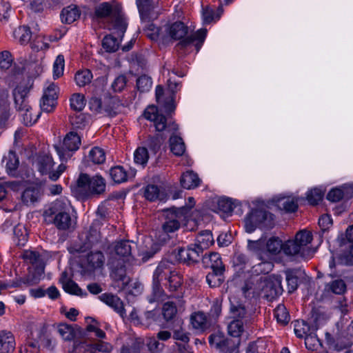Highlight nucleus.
<instances>
[{
    "label": "nucleus",
    "instance_id": "nucleus-1",
    "mask_svg": "<svg viewBox=\"0 0 353 353\" xmlns=\"http://www.w3.org/2000/svg\"><path fill=\"white\" fill-rule=\"evenodd\" d=\"M169 36L174 40H180L176 45V49L181 54H185L187 50L195 46L198 52L206 36L207 30L201 28L194 34L188 35V28L183 22L176 21L166 28Z\"/></svg>",
    "mask_w": 353,
    "mask_h": 353
},
{
    "label": "nucleus",
    "instance_id": "nucleus-2",
    "mask_svg": "<svg viewBox=\"0 0 353 353\" xmlns=\"http://www.w3.org/2000/svg\"><path fill=\"white\" fill-rule=\"evenodd\" d=\"M44 222L52 224L61 231H72L75 228L76 221L70 213L67 201L57 199L45 209L43 213Z\"/></svg>",
    "mask_w": 353,
    "mask_h": 353
},
{
    "label": "nucleus",
    "instance_id": "nucleus-3",
    "mask_svg": "<svg viewBox=\"0 0 353 353\" xmlns=\"http://www.w3.org/2000/svg\"><path fill=\"white\" fill-rule=\"evenodd\" d=\"M214 241L212 234L210 230L200 232L195 243L188 248H179L175 250L176 257L180 262L188 265H193L199 263L205 250L213 245Z\"/></svg>",
    "mask_w": 353,
    "mask_h": 353
},
{
    "label": "nucleus",
    "instance_id": "nucleus-4",
    "mask_svg": "<svg viewBox=\"0 0 353 353\" xmlns=\"http://www.w3.org/2000/svg\"><path fill=\"white\" fill-rule=\"evenodd\" d=\"M174 270L168 261H161L159 263L152 275V292L148 298L150 303L164 301L166 299L168 296L163 289V283L168 281Z\"/></svg>",
    "mask_w": 353,
    "mask_h": 353
},
{
    "label": "nucleus",
    "instance_id": "nucleus-5",
    "mask_svg": "<svg viewBox=\"0 0 353 353\" xmlns=\"http://www.w3.org/2000/svg\"><path fill=\"white\" fill-rule=\"evenodd\" d=\"M105 187V180L101 176L91 177L88 174L81 173L76 181L74 192L81 197L88 198L104 193Z\"/></svg>",
    "mask_w": 353,
    "mask_h": 353
},
{
    "label": "nucleus",
    "instance_id": "nucleus-6",
    "mask_svg": "<svg viewBox=\"0 0 353 353\" xmlns=\"http://www.w3.org/2000/svg\"><path fill=\"white\" fill-rule=\"evenodd\" d=\"M94 15L99 19L110 17L111 29L114 33L117 34L118 37L123 36L128 24L118 8H113L108 2H103L95 7Z\"/></svg>",
    "mask_w": 353,
    "mask_h": 353
},
{
    "label": "nucleus",
    "instance_id": "nucleus-7",
    "mask_svg": "<svg viewBox=\"0 0 353 353\" xmlns=\"http://www.w3.org/2000/svg\"><path fill=\"white\" fill-rule=\"evenodd\" d=\"M274 225L273 214L263 209H254L245 219L246 231L252 232L256 226L270 228Z\"/></svg>",
    "mask_w": 353,
    "mask_h": 353
},
{
    "label": "nucleus",
    "instance_id": "nucleus-8",
    "mask_svg": "<svg viewBox=\"0 0 353 353\" xmlns=\"http://www.w3.org/2000/svg\"><path fill=\"white\" fill-rule=\"evenodd\" d=\"M165 220L162 224V230L166 233H172L179 230L181 222L188 217V209L185 207L170 208L165 211Z\"/></svg>",
    "mask_w": 353,
    "mask_h": 353
},
{
    "label": "nucleus",
    "instance_id": "nucleus-9",
    "mask_svg": "<svg viewBox=\"0 0 353 353\" xmlns=\"http://www.w3.org/2000/svg\"><path fill=\"white\" fill-rule=\"evenodd\" d=\"M36 162L38 170L41 174H48L49 179L53 181H57L66 169L65 165L61 163L55 171L52 170L54 165L53 159L52 157L45 153L40 154Z\"/></svg>",
    "mask_w": 353,
    "mask_h": 353
},
{
    "label": "nucleus",
    "instance_id": "nucleus-10",
    "mask_svg": "<svg viewBox=\"0 0 353 353\" xmlns=\"http://www.w3.org/2000/svg\"><path fill=\"white\" fill-rule=\"evenodd\" d=\"M81 145V139L77 132L68 133L61 147L55 145V150L61 161H67L72 157V152L77 150Z\"/></svg>",
    "mask_w": 353,
    "mask_h": 353
},
{
    "label": "nucleus",
    "instance_id": "nucleus-11",
    "mask_svg": "<svg viewBox=\"0 0 353 353\" xmlns=\"http://www.w3.org/2000/svg\"><path fill=\"white\" fill-rule=\"evenodd\" d=\"M263 281L265 285L263 287L261 295L268 300H272L282 294L283 290L281 285V276L277 274L263 275Z\"/></svg>",
    "mask_w": 353,
    "mask_h": 353
},
{
    "label": "nucleus",
    "instance_id": "nucleus-12",
    "mask_svg": "<svg viewBox=\"0 0 353 353\" xmlns=\"http://www.w3.org/2000/svg\"><path fill=\"white\" fill-rule=\"evenodd\" d=\"M143 116L146 119L153 122L154 126L158 132H162L167 128L173 130L178 129L177 125L174 123L168 124L166 117L160 113L155 106L148 107L144 111Z\"/></svg>",
    "mask_w": 353,
    "mask_h": 353
},
{
    "label": "nucleus",
    "instance_id": "nucleus-13",
    "mask_svg": "<svg viewBox=\"0 0 353 353\" xmlns=\"http://www.w3.org/2000/svg\"><path fill=\"white\" fill-rule=\"evenodd\" d=\"M209 343L212 348L219 353H236L239 346V341H232L221 334H214L209 336Z\"/></svg>",
    "mask_w": 353,
    "mask_h": 353
},
{
    "label": "nucleus",
    "instance_id": "nucleus-14",
    "mask_svg": "<svg viewBox=\"0 0 353 353\" xmlns=\"http://www.w3.org/2000/svg\"><path fill=\"white\" fill-rule=\"evenodd\" d=\"M29 92L30 87L27 85H19L13 90L15 107L20 113L30 110L32 108L28 99Z\"/></svg>",
    "mask_w": 353,
    "mask_h": 353
},
{
    "label": "nucleus",
    "instance_id": "nucleus-15",
    "mask_svg": "<svg viewBox=\"0 0 353 353\" xmlns=\"http://www.w3.org/2000/svg\"><path fill=\"white\" fill-rule=\"evenodd\" d=\"M137 5L142 21L157 17L158 12L154 10L159 8V0H137Z\"/></svg>",
    "mask_w": 353,
    "mask_h": 353
},
{
    "label": "nucleus",
    "instance_id": "nucleus-16",
    "mask_svg": "<svg viewBox=\"0 0 353 353\" xmlns=\"http://www.w3.org/2000/svg\"><path fill=\"white\" fill-rule=\"evenodd\" d=\"M293 241L301 248L303 259L307 260L312 257L313 252L309 246L312 241V235L310 232L305 230L298 232Z\"/></svg>",
    "mask_w": 353,
    "mask_h": 353
},
{
    "label": "nucleus",
    "instance_id": "nucleus-17",
    "mask_svg": "<svg viewBox=\"0 0 353 353\" xmlns=\"http://www.w3.org/2000/svg\"><path fill=\"white\" fill-rule=\"evenodd\" d=\"M263 276H252L248 279L242 288V291L245 296L252 295L261 296L264 283L263 281Z\"/></svg>",
    "mask_w": 353,
    "mask_h": 353
},
{
    "label": "nucleus",
    "instance_id": "nucleus-18",
    "mask_svg": "<svg viewBox=\"0 0 353 353\" xmlns=\"http://www.w3.org/2000/svg\"><path fill=\"white\" fill-rule=\"evenodd\" d=\"M183 284V275L176 270H174L172 274L168 277V281L163 283V286L169 292L172 294L176 293L177 295L176 296L178 298H181L182 296Z\"/></svg>",
    "mask_w": 353,
    "mask_h": 353
},
{
    "label": "nucleus",
    "instance_id": "nucleus-19",
    "mask_svg": "<svg viewBox=\"0 0 353 353\" xmlns=\"http://www.w3.org/2000/svg\"><path fill=\"white\" fill-rule=\"evenodd\" d=\"M103 113L109 117H114L119 114L123 105L116 96L105 97L103 101Z\"/></svg>",
    "mask_w": 353,
    "mask_h": 353
},
{
    "label": "nucleus",
    "instance_id": "nucleus-20",
    "mask_svg": "<svg viewBox=\"0 0 353 353\" xmlns=\"http://www.w3.org/2000/svg\"><path fill=\"white\" fill-rule=\"evenodd\" d=\"M99 298L101 301L114 309L121 317L125 316V310L124 309L123 303L117 295L112 293H103L100 295Z\"/></svg>",
    "mask_w": 353,
    "mask_h": 353
},
{
    "label": "nucleus",
    "instance_id": "nucleus-21",
    "mask_svg": "<svg viewBox=\"0 0 353 353\" xmlns=\"http://www.w3.org/2000/svg\"><path fill=\"white\" fill-rule=\"evenodd\" d=\"M15 346L14 335L10 332L0 331V353H12Z\"/></svg>",
    "mask_w": 353,
    "mask_h": 353
},
{
    "label": "nucleus",
    "instance_id": "nucleus-22",
    "mask_svg": "<svg viewBox=\"0 0 353 353\" xmlns=\"http://www.w3.org/2000/svg\"><path fill=\"white\" fill-rule=\"evenodd\" d=\"M59 281L63 285V288L66 292L80 296L87 295V293L85 292H83L74 281L68 277L67 272H63L61 274Z\"/></svg>",
    "mask_w": 353,
    "mask_h": 353
},
{
    "label": "nucleus",
    "instance_id": "nucleus-23",
    "mask_svg": "<svg viewBox=\"0 0 353 353\" xmlns=\"http://www.w3.org/2000/svg\"><path fill=\"white\" fill-rule=\"evenodd\" d=\"M276 207L286 212H294L298 208V200L294 196H280L274 200Z\"/></svg>",
    "mask_w": 353,
    "mask_h": 353
},
{
    "label": "nucleus",
    "instance_id": "nucleus-24",
    "mask_svg": "<svg viewBox=\"0 0 353 353\" xmlns=\"http://www.w3.org/2000/svg\"><path fill=\"white\" fill-rule=\"evenodd\" d=\"M41 196V192L39 187L30 186L27 188L21 194L22 202L26 205H33Z\"/></svg>",
    "mask_w": 353,
    "mask_h": 353
},
{
    "label": "nucleus",
    "instance_id": "nucleus-25",
    "mask_svg": "<svg viewBox=\"0 0 353 353\" xmlns=\"http://www.w3.org/2000/svg\"><path fill=\"white\" fill-rule=\"evenodd\" d=\"M202 262L205 267L210 268L211 270L225 269L221 256L217 252H210L209 254H202Z\"/></svg>",
    "mask_w": 353,
    "mask_h": 353
},
{
    "label": "nucleus",
    "instance_id": "nucleus-26",
    "mask_svg": "<svg viewBox=\"0 0 353 353\" xmlns=\"http://www.w3.org/2000/svg\"><path fill=\"white\" fill-rule=\"evenodd\" d=\"M104 262L105 256L101 252H91L87 256V269L90 272H93L102 268Z\"/></svg>",
    "mask_w": 353,
    "mask_h": 353
},
{
    "label": "nucleus",
    "instance_id": "nucleus-27",
    "mask_svg": "<svg viewBox=\"0 0 353 353\" xmlns=\"http://www.w3.org/2000/svg\"><path fill=\"white\" fill-rule=\"evenodd\" d=\"M190 321L193 327L200 331H205L210 326L208 316L203 312H197L192 314Z\"/></svg>",
    "mask_w": 353,
    "mask_h": 353
},
{
    "label": "nucleus",
    "instance_id": "nucleus-28",
    "mask_svg": "<svg viewBox=\"0 0 353 353\" xmlns=\"http://www.w3.org/2000/svg\"><path fill=\"white\" fill-rule=\"evenodd\" d=\"M201 180L198 175L192 171L184 172L180 179V183L183 188L190 190L198 187Z\"/></svg>",
    "mask_w": 353,
    "mask_h": 353
},
{
    "label": "nucleus",
    "instance_id": "nucleus-29",
    "mask_svg": "<svg viewBox=\"0 0 353 353\" xmlns=\"http://www.w3.org/2000/svg\"><path fill=\"white\" fill-rule=\"evenodd\" d=\"M144 196L150 201L163 200L165 194L163 189L154 184H149L144 188Z\"/></svg>",
    "mask_w": 353,
    "mask_h": 353
},
{
    "label": "nucleus",
    "instance_id": "nucleus-30",
    "mask_svg": "<svg viewBox=\"0 0 353 353\" xmlns=\"http://www.w3.org/2000/svg\"><path fill=\"white\" fill-rule=\"evenodd\" d=\"M100 240V233L94 228L90 227L85 236V242L83 246L77 249V252H83L90 249L92 245L97 243Z\"/></svg>",
    "mask_w": 353,
    "mask_h": 353
},
{
    "label": "nucleus",
    "instance_id": "nucleus-31",
    "mask_svg": "<svg viewBox=\"0 0 353 353\" xmlns=\"http://www.w3.org/2000/svg\"><path fill=\"white\" fill-rule=\"evenodd\" d=\"M225 269H214L206 276V281L211 288L220 286L224 281Z\"/></svg>",
    "mask_w": 353,
    "mask_h": 353
},
{
    "label": "nucleus",
    "instance_id": "nucleus-32",
    "mask_svg": "<svg viewBox=\"0 0 353 353\" xmlns=\"http://www.w3.org/2000/svg\"><path fill=\"white\" fill-rule=\"evenodd\" d=\"M110 276L114 281H121L123 283H126L128 282L125 265L123 261H117L116 264L112 265Z\"/></svg>",
    "mask_w": 353,
    "mask_h": 353
},
{
    "label": "nucleus",
    "instance_id": "nucleus-33",
    "mask_svg": "<svg viewBox=\"0 0 353 353\" xmlns=\"http://www.w3.org/2000/svg\"><path fill=\"white\" fill-rule=\"evenodd\" d=\"M244 330L243 323L241 319H233L228 325V334L234 338V339H230L232 341H240L238 339Z\"/></svg>",
    "mask_w": 353,
    "mask_h": 353
},
{
    "label": "nucleus",
    "instance_id": "nucleus-34",
    "mask_svg": "<svg viewBox=\"0 0 353 353\" xmlns=\"http://www.w3.org/2000/svg\"><path fill=\"white\" fill-rule=\"evenodd\" d=\"M11 117L10 103L6 100L0 101V129L7 126Z\"/></svg>",
    "mask_w": 353,
    "mask_h": 353
},
{
    "label": "nucleus",
    "instance_id": "nucleus-35",
    "mask_svg": "<svg viewBox=\"0 0 353 353\" xmlns=\"http://www.w3.org/2000/svg\"><path fill=\"white\" fill-rule=\"evenodd\" d=\"M14 37L21 45L28 44L31 39L32 32L28 26H19L14 31Z\"/></svg>",
    "mask_w": 353,
    "mask_h": 353
},
{
    "label": "nucleus",
    "instance_id": "nucleus-36",
    "mask_svg": "<svg viewBox=\"0 0 353 353\" xmlns=\"http://www.w3.org/2000/svg\"><path fill=\"white\" fill-rule=\"evenodd\" d=\"M43 273L44 270H42L41 267L33 270H30L28 274L23 278V283L27 286L34 285L39 282Z\"/></svg>",
    "mask_w": 353,
    "mask_h": 353
},
{
    "label": "nucleus",
    "instance_id": "nucleus-37",
    "mask_svg": "<svg viewBox=\"0 0 353 353\" xmlns=\"http://www.w3.org/2000/svg\"><path fill=\"white\" fill-rule=\"evenodd\" d=\"M56 330L64 341H72L75 338L76 332L72 325L60 323L57 325Z\"/></svg>",
    "mask_w": 353,
    "mask_h": 353
},
{
    "label": "nucleus",
    "instance_id": "nucleus-38",
    "mask_svg": "<svg viewBox=\"0 0 353 353\" xmlns=\"http://www.w3.org/2000/svg\"><path fill=\"white\" fill-rule=\"evenodd\" d=\"M80 17V12L75 6H68L61 12V20L66 23H72Z\"/></svg>",
    "mask_w": 353,
    "mask_h": 353
},
{
    "label": "nucleus",
    "instance_id": "nucleus-39",
    "mask_svg": "<svg viewBox=\"0 0 353 353\" xmlns=\"http://www.w3.org/2000/svg\"><path fill=\"white\" fill-rule=\"evenodd\" d=\"M170 147L171 152L176 156H181L185 150L183 139L178 136H171L170 138Z\"/></svg>",
    "mask_w": 353,
    "mask_h": 353
},
{
    "label": "nucleus",
    "instance_id": "nucleus-40",
    "mask_svg": "<svg viewBox=\"0 0 353 353\" xmlns=\"http://www.w3.org/2000/svg\"><path fill=\"white\" fill-rule=\"evenodd\" d=\"M117 35V37H115L113 35H107L105 36L102 41V46L105 50L106 52H116L119 46V38L121 39L122 37H118L117 34L114 33Z\"/></svg>",
    "mask_w": 353,
    "mask_h": 353
},
{
    "label": "nucleus",
    "instance_id": "nucleus-41",
    "mask_svg": "<svg viewBox=\"0 0 353 353\" xmlns=\"http://www.w3.org/2000/svg\"><path fill=\"white\" fill-rule=\"evenodd\" d=\"M110 175L112 181L121 183L128 180V174L123 166L117 165L110 170Z\"/></svg>",
    "mask_w": 353,
    "mask_h": 353
},
{
    "label": "nucleus",
    "instance_id": "nucleus-42",
    "mask_svg": "<svg viewBox=\"0 0 353 353\" xmlns=\"http://www.w3.org/2000/svg\"><path fill=\"white\" fill-rule=\"evenodd\" d=\"M283 251L288 256H296L302 259L301 248L293 240H288L283 244Z\"/></svg>",
    "mask_w": 353,
    "mask_h": 353
},
{
    "label": "nucleus",
    "instance_id": "nucleus-43",
    "mask_svg": "<svg viewBox=\"0 0 353 353\" xmlns=\"http://www.w3.org/2000/svg\"><path fill=\"white\" fill-rule=\"evenodd\" d=\"M274 314L277 322L282 325H287L290 320L289 312L285 306L283 304H279L275 308Z\"/></svg>",
    "mask_w": 353,
    "mask_h": 353
},
{
    "label": "nucleus",
    "instance_id": "nucleus-44",
    "mask_svg": "<svg viewBox=\"0 0 353 353\" xmlns=\"http://www.w3.org/2000/svg\"><path fill=\"white\" fill-rule=\"evenodd\" d=\"M292 324L296 336L300 339H304L312 330L304 321H295Z\"/></svg>",
    "mask_w": 353,
    "mask_h": 353
},
{
    "label": "nucleus",
    "instance_id": "nucleus-45",
    "mask_svg": "<svg viewBox=\"0 0 353 353\" xmlns=\"http://www.w3.org/2000/svg\"><path fill=\"white\" fill-rule=\"evenodd\" d=\"M325 290L336 294H342L346 290V284L342 279H336L325 286Z\"/></svg>",
    "mask_w": 353,
    "mask_h": 353
},
{
    "label": "nucleus",
    "instance_id": "nucleus-46",
    "mask_svg": "<svg viewBox=\"0 0 353 353\" xmlns=\"http://www.w3.org/2000/svg\"><path fill=\"white\" fill-rule=\"evenodd\" d=\"M230 312L231 317L234 319H241L243 321L246 317L247 311L245 306L239 303H230Z\"/></svg>",
    "mask_w": 353,
    "mask_h": 353
},
{
    "label": "nucleus",
    "instance_id": "nucleus-47",
    "mask_svg": "<svg viewBox=\"0 0 353 353\" xmlns=\"http://www.w3.org/2000/svg\"><path fill=\"white\" fill-rule=\"evenodd\" d=\"M149 153L145 147H139L134 153V163L145 167L149 159Z\"/></svg>",
    "mask_w": 353,
    "mask_h": 353
},
{
    "label": "nucleus",
    "instance_id": "nucleus-48",
    "mask_svg": "<svg viewBox=\"0 0 353 353\" xmlns=\"http://www.w3.org/2000/svg\"><path fill=\"white\" fill-rule=\"evenodd\" d=\"M316 328L312 327V330L304 338L306 348L310 350H315L319 346H321V343L315 333Z\"/></svg>",
    "mask_w": 353,
    "mask_h": 353
},
{
    "label": "nucleus",
    "instance_id": "nucleus-49",
    "mask_svg": "<svg viewBox=\"0 0 353 353\" xmlns=\"http://www.w3.org/2000/svg\"><path fill=\"white\" fill-rule=\"evenodd\" d=\"M24 258L30 261L33 269H39L40 267L44 270L45 265L40 254L37 252H26Z\"/></svg>",
    "mask_w": 353,
    "mask_h": 353
},
{
    "label": "nucleus",
    "instance_id": "nucleus-50",
    "mask_svg": "<svg viewBox=\"0 0 353 353\" xmlns=\"http://www.w3.org/2000/svg\"><path fill=\"white\" fill-rule=\"evenodd\" d=\"M92 74L89 70L78 71L74 77L77 84L80 87H83L91 82Z\"/></svg>",
    "mask_w": 353,
    "mask_h": 353
},
{
    "label": "nucleus",
    "instance_id": "nucleus-51",
    "mask_svg": "<svg viewBox=\"0 0 353 353\" xmlns=\"http://www.w3.org/2000/svg\"><path fill=\"white\" fill-rule=\"evenodd\" d=\"M39 339L41 345L50 350H53L57 344L56 339L46 330L41 331Z\"/></svg>",
    "mask_w": 353,
    "mask_h": 353
},
{
    "label": "nucleus",
    "instance_id": "nucleus-52",
    "mask_svg": "<svg viewBox=\"0 0 353 353\" xmlns=\"http://www.w3.org/2000/svg\"><path fill=\"white\" fill-rule=\"evenodd\" d=\"M89 159L94 164H101L105 161V154L104 150L99 147L93 148L89 152Z\"/></svg>",
    "mask_w": 353,
    "mask_h": 353
},
{
    "label": "nucleus",
    "instance_id": "nucleus-53",
    "mask_svg": "<svg viewBox=\"0 0 353 353\" xmlns=\"http://www.w3.org/2000/svg\"><path fill=\"white\" fill-rule=\"evenodd\" d=\"M85 105V99L83 94H73L70 98V107L72 110L80 112Z\"/></svg>",
    "mask_w": 353,
    "mask_h": 353
},
{
    "label": "nucleus",
    "instance_id": "nucleus-54",
    "mask_svg": "<svg viewBox=\"0 0 353 353\" xmlns=\"http://www.w3.org/2000/svg\"><path fill=\"white\" fill-rule=\"evenodd\" d=\"M115 253L120 256L125 257L131 254L132 248L128 241H121L114 247Z\"/></svg>",
    "mask_w": 353,
    "mask_h": 353
},
{
    "label": "nucleus",
    "instance_id": "nucleus-55",
    "mask_svg": "<svg viewBox=\"0 0 353 353\" xmlns=\"http://www.w3.org/2000/svg\"><path fill=\"white\" fill-rule=\"evenodd\" d=\"M21 114L23 119V123L27 126H30L37 121L41 115V112H33V110L31 108L30 110L23 111L21 112Z\"/></svg>",
    "mask_w": 353,
    "mask_h": 353
},
{
    "label": "nucleus",
    "instance_id": "nucleus-56",
    "mask_svg": "<svg viewBox=\"0 0 353 353\" xmlns=\"http://www.w3.org/2000/svg\"><path fill=\"white\" fill-rule=\"evenodd\" d=\"M19 165V161L17 154L14 152H10L8 156L6 163V169L10 174L14 175Z\"/></svg>",
    "mask_w": 353,
    "mask_h": 353
},
{
    "label": "nucleus",
    "instance_id": "nucleus-57",
    "mask_svg": "<svg viewBox=\"0 0 353 353\" xmlns=\"http://www.w3.org/2000/svg\"><path fill=\"white\" fill-rule=\"evenodd\" d=\"M323 195L324 192L321 189L315 188L307 192V199L311 205H315L323 199Z\"/></svg>",
    "mask_w": 353,
    "mask_h": 353
},
{
    "label": "nucleus",
    "instance_id": "nucleus-58",
    "mask_svg": "<svg viewBox=\"0 0 353 353\" xmlns=\"http://www.w3.org/2000/svg\"><path fill=\"white\" fill-rule=\"evenodd\" d=\"M152 81L151 77L146 74L140 76L137 80V89L141 92L149 91L152 88Z\"/></svg>",
    "mask_w": 353,
    "mask_h": 353
},
{
    "label": "nucleus",
    "instance_id": "nucleus-59",
    "mask_svg": "<svg viewBox=\"0 0 353 353\" xmlns=\"http://www.w3.org/2000/svg\"><path fill=\"white\" fill-rule=\"evenodd\" d=\"M283 244L278 237H272L267 242V250L269 252L276 254L283 250Z\"/></svg>",
    "mask_w": 353,
    "mask_h": 353
},
{
    "label": "nucleus",
    "instance_id": "nucleus-60",
    "mask_svg": "<svg viewBox=\"0 0 353 353\" xmlns=\"http://www.w3.org/2000/svg\"><path fill=\"white\" fill-rule=\"evenodd\" d=\"M233 210V203L230 199L221 198L217 201V212L231 213Z\"/></svg>",
    "mask_w": 353,
    "mask_h": 353
},
{
    "label": "nucleus",
    "instance_id": "nucleus-61",
    "mask_svg": "<svg viewBox=\"0 0 353 353\" xmlns=\"http://www.w3.org/2000/svg\"><path fill=\"white\" fill-rule=\"evenodd\" d=\"M13 62L12 54L8 50H3L0 52V70H6L9 69Z\"/></svg>",
    "mask_w": 353,
    "mask_h": 353
},
{
    "label": "nucleus",
    "instance_id": "nucleus-62",
    "mask_svg": "<svg viewBox=\"0 0 353 353\" xmlns=\"http://www.w3.org/2000/svg\"><path fill=\"white\" fill-rule=\"evenodd\" d=\"M64 70V57L59 54L53 65V76L54 79L60 77L63 74Z\"/></svg>",
    "mask_w": 353,
    "mask_h": 353
},
{
    "label": "nucleus",
    "instance_id": "nucleus-63",
    "mask_svg": "<svg viewBox=\"0 0 353 353\" xmlns=\"http://www.w3.org/2000/svg\"><path fill=\"white\" fill-rule=\"evenodd\" d=\"M177 312L176 305L172 302H167L163 306V315L166 321L171 320Z\"/></svg>",
    "mask_w": 353,
    "mask_h": 353
},
{
    "label": "nucleus",
    "instance_id": "nucleus-64",
    "mask_svg": "<svg viewBox=\"0 0 353 353\" xmlns=\"http://www.w3.org/2000/svg\"><path fill=\"white\" fill-rule=\"evenodd\" d=\"M59 87L54 83H50L48 86L44 90L43 97L50 98L51 102L53 103L54 101H57L59 95Z\"/></svg>",
    "mask_w": 353,
    "mask_h": 353
}]
</instances>
